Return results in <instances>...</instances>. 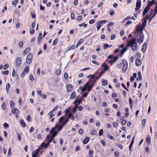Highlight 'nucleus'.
Masks as SVG:
<instances>
[{
    "mask_svg": "<svg viewBox=\"0 0 157 157\" xmlns=\"http://www.w3.org/2000/svg\"><path fill=\"white\" fill-rule=\"evenodd\" d=\"M154 16L150 17V16H148L147 15L142 20V23L141 25H138V33L139 32L143 31L144 28L146 26L147 24V20L149 19V23L150 22L152 19L154 18Z\"/></svg>",
    "mask_w": 157,
    "mask_h": 157,
    "instance_id": "f257e3e1",
    "label": "nucleus"
},
{
    "mask_svg": "<svg viewBox=\"0 0 157 157\" xmlns=\"http://www.w3.org/2000/svg\"><path fill=\"white\" fill-rule=\"evenodd\" d=\"M116 67L118 69H121L122 67V71L126 72L128 68V62L126 60H123L122 63H118L117 64Z\"/></svg>",
    "mask_w": 157,
    "mask_h": 157,
    "instance_id": "f03ea898",
    "label": "nucleus"
},
{
    "mask_svg": "<svg viewBox=\"0 0 157 157\" xmlns=\"http://www.w3.org/2000/svg\"><path fill=\"white\" fill-rule=\"evenodd\" d=\"M148 4L147 5V6L145 7L143 13V16H144L146 14L149 10L150 7L151 6H152L153 5V4H155L156 3V1L155 0H152L151 1H150V0H149L148 1Z\"/></svg>",
    "mask_w": 157,
    "mask_h": 157,
    "instance_id": "7ed1b4c3",
    "label": "nucleus"
},
{
    "mask_svg": "<svg viewBox=\"0 0 157 157\" xmlns=\"http://www.w3.org/2000/svg\"><path fill=\"white\" fill-rule=\"evenodd\" d=\"M137 46V43L136 42V39L133 38L132 39L129 40L127 43V47H131L132 49H135L134 48H136Z\"/></svg>",
    "mask_w": 157,
    "mask_h": 157,
    "instance_id": "20e7f679",
    "label": "nucleus"
},
{
    "mask_svg": "<svg viewBox=\"0 0 157 157\" xmlns=\"http://www.w3.org/2000/svg\"><path fill=\"white\" fill-rule=\"evenodd\" d=\"M86 89H88V92H89L93 88L94 84L93 82L91 81H89L85 84Z\"/></svg>",
    "mask_w": 157,
    "mask_h": 157,
    "instance_id": "39448f33",
    "label": "nucleus"
},
{
    "mask_svg": "<svg viewBox=\"0 0 157 157\" xmlns=\"http://www.w3.org/2000/svg\"><path fill=\"white\" fill-rule=\"evenodd\" d=\"M65 117H61L59 120V122L60 124L63 126L68 121V119L66 118L64 120Z\"/></svg>",
    "mask_w": 157,
    "mask_h": 157,
    "instance_id": "423d86ee",
    "label": "nucleus"
},
{
    "mask_svg": "<svg viewBox=\"0 0 157 157\" xmlns=\"http://www.w3.org/2000/svg\"><path fill=\"white\" fill-rule=\"evenodd\" d=\"M107 21L106 20H102L97 21L96 23L97 25V31H98L99 30L100 28L103 24L106 23Z\"/></svg>",
    "mask_w": 157,
    "mask_h": 157,
    "instance_id": "0eeeda50",
    "label": "nucleus"
},
{
    "mask_svg": "<svg viewBox=\"0 0 157 157\" xmlns=\"http://www.w3.org/2000/svg\"><path fill=\"white\" fill-rule=\"evenodd\" d=\"M32 58H33V55L31 53H29L28 55L26 60V63L28 64H30L32 62Z\"/></svg>",
    "mask_w": 157,
    "mask_h": 157,
    "instance_id": "6e6552de",
    "label": "nucleus"
},
{
    "mask_svg": "<svg viewBox=\"0 0 157 157\" xmlns=\"http://www.w3.org/2000/svg\"><path fill=\"white\" fill-rule=\"evenodd\" d=\"M21 64V60L20 57H18L16 59L15 66L16 67H19Z\"/></svg>",
    "mask_w": 157,
    "mask_h": 157,
    "instance_id": "1a4fd4ad",
    "label": "nucleus"
},
{
    "mask_svg": "<svg viewBox=\"0 0 157 157\" xmlns=\"http://www.w3.org/2000/svg\"><path fill=\"white\" fill-rule=\"evenodd\" d=\"M144 36V34L141 33L139 36V38H138V43L140 44L143 42Z\"/></svg>",
    "mask_w": 157,
    "mask_h": 157,
    "instance_id": "9d476101",
    "label": "nucleus"
},
{
    "mask_svg": "<svg viewBox=\"0 0 157 157\" xmlns=\"http://www.w3.org/2000/svg\"><path fill=\"white\" fill-rule=\"evenodd\" d=\"M11 112L14 114H19V111L17 109L15 108H13L12 109Z\"/></svg>",
    "mask_w": 157,
    "mask_h": 157,
    "instance_id": "9b49d317",
    "label": "nucleus"
},
{
    "mask_svg": "<svg viewBox=\"0 0 157 157\" xmlns=\"http://www.w3.org/2000/svg\"><path fill=\"white\" fill-rule=\"evenodd\" d=\"M40 150V149L38 148L36 151H33L32 153V157H36L37 155L39 153Z\"/></svg>",
    "mask_w": 157,
    "mask_h": 157,
    "instance_id": "f8f14e48",
    "label": "nucleus"
},
{
    "mask_svg": "<svg viewBox=\"0 0 157 157\" xmlns=\"http://www.w3.org/2000/svg\"><path fill=\"white\" fill-rule=\"evenodd\" d=\"M150 16H151L152 14L154 13L153 16H154V17H155L156 14L157 13V11H155L154 9H151L150 10Z\"/></svg>",
    "mask_w": 157,
    "mask_h": 157,
    "instance_id": "ddd939ff",
    "label": "nucleus"
},
{
    "mask_svg": "<svg viewBox=\"0 0 157 157\" xmlns=\"http://www.w3.org/2000/svg\"><path fill=\"white\" fill-rule=\"evenodd\" d=\"M63 127V126H62L61 124H60L59 123H58L56 124L54 128L58 129L59 131L62 129Z\"/></svg>",
    "mask_w": 157,
    "mask_h": 157,
    "instance_id": "4468645a",
    "label": "nucleus"
},
{
    "mask_svg": "<svg viewBox=\"0 0 157 157\" xmlns=\"http://www.w3.org/2000/svg\"><path fill=\"white\" fill-rule=\"evenodd\" d=\"M82 101V100L80 99H77V98L75 100L73 103V104L77 103L78 105L80 104Z\"/></svg>",
    "mask_w": 157,
    "mask_h": 157,
    "instance_id": "2eb2a0df",
    "label": "nucleus"
},
{
    "mask_svg": "<svg viewBox=\"0 0 157 157\" xmlns=\"http://www.w3.org/2000/svg\"><path fill=\"white\" fill-rule=\"evenodd\" d=\"M137 76V74L136 73H134L133 74V75L132 76L130 79V81L131 82H133L135 78Z\"/></svg>",
    "mask_w": 157,
    "mask_h": 157,
    "instance_id": "dca6fc26",
    "label": "nucleus"
},
{
    "mask_svg": "<svg viewBox=\"0 0 157 157\" xmlns=\"http://www.w3.org/2000/svg\"><path fill=\"white\" fill-rule=\"evenodd\" d=\"M46 138L48 140L47 141V144H48V145H49L50 143L52 142L53 139L50 138V136L48 135L47 136Z\"/></svg>",
    "mask_w": 157,
    "mask_h": 157,
    "instance_id": "f3484780",
    "label": "nucleus"
},
{
    "mask_svg": "<svg viewBox=\"0 0 157 157\" xmlns=\"http://www.w3.org/2000/svg\"><path fill=\"white\" fill-rule=\"evenodd\" d=\"M20 123L21 126L22 127H25L26 126V124L24 121L22 119H21L20 121Z\"/></svg>",
    "mask_w": 157,
    "mask_h": 157,
    "instance_id": "a211bd4d",
    "label": "nucleus"
},
{
    "mask_svg": "<svg viewBox=\"0 0 157 157\" xmlns=\"http://www.w3.org/2000/svg\"><path fill=\"white\" fill-rule=\"evenodd\" d=\"M101 67L104 68V70L105 71H106L109 68L108 66L105 63H103L102 64Z\"/></svg>",
    "mask_w": 157,
    "mask_h": 157,
    "instance_id": "6ab92c4d",
    "label": "nucleus"
},
{
    "mask_svg": "<svg viewBox=\"0 0 157 157\" xmlns=\"http://www.w3.org/2000/svg\"><path fill=\"white\" fill-rule=\"evenodd\" d=\"M90 138L89 137H86L82 141V143L84 144H86L87 143L89 140Z\"/></svg>",
    "mask_w": 157,
    "mask_h": 157,
    "instance_id": "aec40b11",
    "label": "nucleus"
},
{
    "mask_svg": "<svg viewBox=\"0 0 157 157\" xmlns=\"http://www.w3.org/2000/svg\"><path fill=\"white\" fill-rule=\"evenodd\" d=\"M76 96V93L75 92L73 91L71 94L70 99H72L75 97Z\"/></svg>",
    "mask_w": 157,
    "mask_h": 157,
    "instance_id": "412c9836",
    "label": "nucleus"
},
{
    "mask_svg": "<svg viewBox=\"0 0 157 157\" xmlns=\"http://www.w3.org/2000/svg\"><path fill=\"white\" fill-rule=\"evenodd\" d=\"M67 90L68 92L71 91L72 89V86L71 85H68L67 86Z\"/></svg>",
    "mask_w": 157,
    "mask_h": 157,
    "instance_id": "4be33fe9",
    "label": "nucleus"
},
{
    "mask_svg": "<svg viewBox=\"0 0 157 157\" xmlns=\"http://www.w3.org/2000/svg\"><path fill=\"white\" fill-rule=\"evenodd\" d=\"M101 82L102 83V85L103 86H105L107 84L108 82L106 80L102 79H101Z\"/></svg>",
    "mask_w": 157,
    "mask_h": 157,
    "instance_id": "5701e85b",
    "label": "nucleus"
},
{
    "mask_svg": "<svg viewBox=\"0 0 157 157\" xmlns=\"http://www.w3.org/2000/svg\"><path fill=\"white\" fill-rule=\"evenodd\" d=\"M61 73V70L60 69H57L55 71V74L57 76H59L60 75Z\"/></svg>",
    "mask_w": 157,
    "mask_h": 157,
    "instance_id": "b1692460",
    "label": "nucleus"
},
{
    "mask_svg": "<svg viewBox=\"0 0 157 157\" xmlns=\"http://www.w3.org/2000/svg\"><path fill=\"white\" fill-rule=\"evenodd\" d=\"M10 87V84L9 83H7L6 85V90L7 93H8Z\"/></svg>",
    "mask_w": 157,
    "mask_h": 157,
    "instance_id": "393cba45",
    "label": "nucleus"
},
{
    "mask_svg": "<svg viewBox=\"0 0 157 157\" xmlns=\"http://www.w3.org/2000/svg\"><path fill=\"white\" fill-rule=\"evenodd\" d=\"M53 133L52 134V136H50V138L53 139V138L56 136V135L58 133V132L56 131H55L54 132L52 133Z\"/></svg>",
    "mask_w": 157,
    "mask_h": 157,
    "instance_id": "a878e982",
    "label": "nucleus"
},
{
    "mask_svg": "<svg viewBox=\"0 0 157 157\" xmlns=\"http://www.w3.org/2000/svg\"><path fill=\"white\" fill-rule=\"evenodd\" d=\"M83 41V39H80L79 41L78 42L76 45L75 46V48H77L81 43H82Z\"/></svg>",
    "mask_w": 157,
    "mask_h": 157,
    "instance_id": "bb28decb",
    "label": "nucleus"
},
{
    "mask_svg": "<svg viewBox=\"0 0 157 157\" xmlns=\"http://www.w3.org/2000/svg\"><path fill=\"white\" fill-rule=\"evenodd\" d=\"M79 89L80 90H81L82 92L85 91L86 89L85 84L83 86H80L79 87Z\"/></svg>",
    "mask_w": 157,
    "mask_h": 157,
    "instance_id": "cd10ccee",
    "label": "nucleus"
},
{
    "mask_svg": "<svg viewBox=\"0 0 157 157\" xmlns=\"http://www.w3.org/2000/svg\"><path fill=\"white\" fill-rule=\"evenodd\" d=\"M127 50H121V52L120 53V57H122L123 56L124 53Z\"/></svg>",
    "mask_w": 157,
    "mask_h": 157,
    "instance_id": "c85d7f7f",
    "label": "nucleus"
},
{
    "mask_svg": "<svg viewBox=\"0 0 157 157\" xmlns=\"http://www.w3.org/2000/svg\"><path fill=\"white\" fill-rule=\"evenodd\" d=\"M41 145L42 147H44L45 148H47L49 146L47 143L45 144L44 142H43L41 144Z\"/></svg>",
    "mask_w": 157,
    "mask_h": 157,
    "instance_id": "c756f323",
    "label": "nucleus"
},
{
    "mask_svg": "<svg viewBox=\"0 0 157 157\" xmlns=\"http://www.w3.org/2000/svg\"><path fill=\"white\" fill-rule=\"evenodd\" d=\"M2 108L3 110H5L6 109V104L5 102H2Z\"/></svg>",
    "mask_w": 157,
    "mask_h": 157,
    "instance_id": "7c9ffc66",
    "label": "nucleus"
},
{
    "mask_svg": "<svg viewBox=\"0 0 157 157\" xmlns=\"http://www.w3.org/2000/svg\"><path fill=\"white\" fill-rule=\"evenodd\" d=\"M107 62L108 63H109L111 65H113L115 62L113 59V60H107Z\"/></svg>",
    "mask_w": 157,
    "mask_h": 157,
    "instance_id": "2f4dec72",
    "label": "nucleus"
},
{
    "mask_svg": "<svg viewBox=\"0 0 157 157\" xmlns=\"http://www.w3.org/2000/svg\"><path fill=\"white\" fill-rule=\"evenodd\" d=\"M29 71V67L28 66H26L24 69L23 71L26 73H28Z\"/></svg>",
    "mask_w": 157,
    "mask_h": 157,
    "instance_id": "473e14b6",
    "label": "nucleus"
},
{
    "mask_svg": "<svg viewBox=\"0 0 157 157\" xmlns=\"http://www.w3.org/2000/svg\"><path fill=\"white\" fill-rule=\"evenodd\" d=\"M53 112L52 111H50L48 113V116H50L49 118H52L54 116V115L52 114Z\"/></svg>",
    "mask_w": 157,
    "mask_h": 157,
    "instance_id": "72a5a7b5",
    "label": "nucleus"
},
{
    "mask_svg": "<svg viewBox=\"0 0 157 157\" xmlns=\"http://www.w3.org/2000/svg\"><path fill=\"white\" fill-rule=\"evenodd\" d=\"M29 80L32 82H33L34 80V77L32 74H30L29 75Z\"/></svg>",
    "mask_w": 157,
    "mask_h": 157,
    "instance_id": "f704fd0d",
    "label": "nucleus"
},
{
    "mask_svg": "<svg viewBox=\"0 0 157 157\" xmlns=\"http://www.w3.org/2000/svg\"><path fill=\"white\" fill-rule=\"evenodd\" d=\"M65 115H67L69 114V113H71L70 112V110L69 109H66L65 110Z\"/></svg>",
    "mask_w": 157,
    "mask_h": 157,
    "instance_id": "c9c22d12",
    "label": "nucleus"
},
{
    "mask_svg": "<svg viewBox=\"0 0 157 157\" xmlns=\"http://www.w3.org/2000/svg\"><path fill=\"white\" fill-rule=\"evenodd\" d=\"M90 133L91 135H94L96 134V132L94 130H91L90 131Z\"/></svg>",
    "mask_w": 157,
    "mask_h": 157,
    "instance_id": "e433bc0d",
    "label": "nucleus"
},
{
    "mask_svg": "<svg viewBox=\"0 0 157 157\" xmlns=\"http://www.w3.org/2000/svg\"><path fill=\"white\" fill-rule=\"evenodd\" d=\"M2 73L4 75H8L9 74V71L8 70H7L6 71H2Z\"/></svg>",
    "mask_w": 157,
    "mask_h": 157,
    "instance_id": "4c0bfd02",
    "label": "nucleus"
},
{
    "mask_svg": "<svg viewBox=\"0 0 157 157\" xmlns=\"http://www.w3.org/2000/svg\"><path fill=\"white\" fill-rule=\"evenodd\" d=\"M10 106L11 107H13L15 105L14 103L12 100L10 101Z\"/></svg>",
    "mask_w": 157,
    "mask_h": 157,
    "instance_id": "58836bf2",
    "label": "nucleus"
},
{
    "mask_svg": "<svg viewBox=\"0 0 157 157\" xmlns=\"http://www.w3.org/2000/svg\"><path fill=\"white\" fill-rule=\"evenodd\" d=\"M146 140L147 142H149V144H150V143L151 142V138L149 136H147Z\"/></svg>",
    "mask_w": 157,
    "mask_h": 157,
    "instance_id": "ea45409f",
    "label": "nucleus"
},
{
    "mask_svg": "<svg viewBox=\"0 0 157 157\" xmlns=\"http://www.w3.org/2000/svg\"><path fill=\"white\" fill-rule=\"evenodd\" d=\"M132 102H133V101L131 99V98H129V104H130L131 108H132V105H133Z\"/></svg>",
    "mask_w": 157,
    "mask_h": 157,
    "instance_id": "a19ab883",
    "label": "nucleus"
},
{
    "mask_svg": "<svg viewBox=\"0 0 157 157\" xmlns=\"http://www.w3.org/2000/svg\"><path fill=\"white\" fill-rule=\"evenodd\" d=\"M9 67V65L8 64H5L3 67L4 69L5 70H6Z\"/></svg>",
    "mask_w": 157,
    "mask_h": 157,
    "instance_id": "79ce46f5",
    "label": "nucleus"
},
{
    "mask_svg": "<svg viewBox=\"0 0 157 157\" xmlns=\"http://www.w3.org/2000/svg\"><path fill=\"white\" fill-rule=\"evenodd\" d=\"M3 125L4 128H5L6 129L8 128L9 127V125L8 124H7L6 123H4L3 124Z\"/></svg>",
    "mask_w": 157,
    "mask_h": 157,
    "instance_id": "37998d69",
    "label": "nucleus"
},
{
    "mask_svg": "<svg viewBox=\"0 0 157 157\" xmlns=\"http://www.w3.org/2000/svg\"><path fill=\"white\" fill-rule=\"evenodd\" d=\"M64 78L66 80H67L68 78V74L66 72L64 73Z\"/></svg>",
    "mask_w": 157,
    "mask_h": 157,
    "instance_id": "c03bdc74",
    "label": "nucleus"
},
{
    "mask_svg": "<svg viewBox=\"0 0 157 157\" xmlns=\"http://www.w3.org/2000/svg\"><path fill=\"white\" fill-rule=\"evenodd\" d=\"M146 122V120L145 119H143L142 121V125L144 127L145 125V124Z\"/></svg>",
    "mask_w": 157,
    "mask_h": 157,
    "instance_id": "a18cd8bd",
    "label": "nucleus"
},
{
    "mask_svg": "<svg viewBox=\"0 0 157 157\" xmlns=\"http://www.w3.org/2000/svg\"><path fill=\"white\" fill-rule=\"evenodd\" d=\"M58 39L57 38H56L54 40L53 42V45H55L56 43H57L58 42Z\"/></svg>",
    "mask_w": 157,
    "mask_h": 157,
    "instance_id": "49530a36",
    "label": "nucleus"
},
{
    "mask_svg": "<svg viewBox=\"0 0 157 157\" xmlns=\"http://www.w3.org/2000/svg\"><path fill=\"white\" fill-rule=\"evenodd\" d=\"M147 48V43H144L143 44L141 49H146Z\"/></svg>",
    "mask_w": 157,
    "mask_h": 157,
    "instance_id": "de8ad7c7",
    "label": "nucleus"
},
{
    "mask_svg": "<svg viewBox=\"0 0 157 157\" xmlns=\"http://www.w3.org/2000/svg\"><path fill=\"white\" fill-rule=\"evenodd\" d=\"M138 75L140 79L141 80L142 79V77L140 72H138Z\"/></svg>",
    "mask_w": 157,
    "mask_h": 157,
    "instance_id": "09e8293b",
    "label": "nucleus"
},
{
    "mask_svg": "<svg viewBox=\"0 0 157 157\" xmlns=\"http://www.w3.org/2000/svg\"><path fill=\"white\" fill-rule=\"evenodd\" d=\"M40 96L42 98L44 99H46L47 98V96L45 94H42Z\"/></svg>",
    "mask_w": 157,
    "mask_h": 157,
    "instance_id": "8fccbe9b",
    "label": "nucleus"
},
{
    "mask_svg": "<svg viewBox=\"0 0 157 157\" xmlns=\"http://www.w3.org/2000/svg\"><path fill=\"white\" fill-rule=\"evenodd\" d=\"M103 130L102 129H101L100 130L99 132V136H102L103 134Z\"/></svg>",
    "mask_w": 157,
    "mask_h": 157,
    "instance_id": "3c124183",
    "label": "nucleus"
},
{
    "mask_svg": "<svg viewBox=\"0 0 157 157\" xmlns=\"http://www.w3.org/2000/svg\"><path fill=\"white\" fill-rule=\"evenodd\" d=\"M124 30L123 29H122L120 32V35L122 36L124 35Z\"/></svg>",
    "mask_w": 157,
    "mask_h": 157,
    "instance_id": "603ef678",
    "label": "nucleus"
},
{
    "mask_svg": "<svg viewBox=\"0 0 157 157\" xmlns=\"http://www.w3.org/2000/svg\"><path fill=\"white\" fill-rule=\"evenodd\" d=\"M113 126L115 128H117L118 126V124L116 122H114L113 123Z\"/></svg>",
    "mask_w": 157,
    "mask_h": 157,
    "instance_id": "864d4df0",
    "label": "nucleus"
},
{
    "mask_svg": "<svg viewBox=\"0 0 157 157\" xmlns=\"http://www.w3.org/2000/svg\"><path fill=\"white\" fill-rule=\"evenodd\" d=\"M108 137L109 139H111V140H113L114 139V137L110 135H108Z\"/></svg>",
    "mask_w": 157,
    "mask_h": 157,
    "instance_id": "5fc2aeb1",
    "label": "nucleus"
},
{
    "mask_svg": "<svg viewBox=\"0 0 157 157\" xmlns=\"http://www.w3.org/2000/svg\"><path fill=\"white\" fill-rule=\"evenodd\" d=\"M100 142L102 144L103 146H105V145L106 144L104 140H100Z\"/></svg>",
    "mask_w": 157,
    "mask_h": 157,
    "instance_id": "6e6d98bb",
    "label": "nucleus"
},
{
    "mask_svg": "<svg viewBox=\"0 0 157 157\" xmlns=\"http://www.w3.org/2000/svg\"><path fill=\"white\" fill-rule=\"evenodd\" d=\"M114 155L118 157L119 155V153L118 151H116L114 152Z\"/></svg>",
    "mask_w": 157,
    "mask_h": 157,
    "instance_id": "4d7b16f0",
    "label": "nucleus"
},
{
    "mask_svg": "<svg viewBox=\"0 0 157 157\" xmlns=\"http://www.w3.org/2000/svg\"><path fill=\"white\" fill-rule=\"evenodd\" d=\"M127 123V121L125 120H123L121 122V124L124 125L126 124Z\"/></svg>",
    "mask_w": 157,
    "mask_h": 157,
    "instance_id": "13d9d810",
    "label": "nucleus"
},
{
    "mask_svg": "<svg viewBox=\"0 0 157 157\" xmlns=\"http://www.w3.org/2000/svg\"><path fill=\"white\" fill-rule=\"evenodd\" d=\"M15 70L14 68H13V72H12V76L13 77H14L15 76Z\"/></svg>",
    "mask_w": 157,
    "mask_h": 157,
    "instance_id": "bf43d9fd",
    "label": "nucleus"
},
{
    "mask_svg": "<svg viewBox=\"0 0 157 157\" xmlns=\"http://www.w3.org/2000/svg\"><path fill=\"white\" fill-rule=\"evenodd\" d=\"M26 73L23 71V72L21 74L20 76L21 77L23 78L26 75Z\"/></svg>",
    "mask_w": 157,
    "mask_h": 157,
    "instance_id": "052dcab7",
    "label": "nucleus"
},
{
    "mask_svg": "<svg viewBox=\"0 0 157 157\" xmlns=\"http://www.w3.org/2000/svg\"><path fill=\"white\" fill-rule=\"evenodd\" d=\"M103 46H104V48L105 49H106V48H108L109 46V45L107 44H104Z\"/></svg>",
    "mask_w": 157,
    "mask_h": 157,
    "instance_id": "680f3d73",
    "label": "nucleus"
},
{
    "mask_svg": "<svg viewBox=\"0 0 157 157\" xmlns=\"http://www.w3.org/2000/svg\"><path fill=\"white\" fill-rule=\"evenodd\" d=\"M116 37V35L114 34H113L111 36V40H113Z\"/></svg>",
    "mask_w": 157,
    "mask_h": 157,
    "instance_id": "e2e57ef3",
    "label": "nucleus"
},
{
    "mask_svg": "<svg viewBox=\"0 0 157 157\" xmlns=\"http://www.w3.org/2000/svg\"><path fill=\"white\" fill-rule=\"evenodd\" d=\"M95 22V20L94 19H92L90 20L89 21V23L90 24H91L94 23Z\"/></svg>",
    "mask_w": 157,
    "mask_h": 157,
    "instance_id": "0e129e2a",
    "label": "nucleus"
},
{
    "mask_svg": "<svg viewBox=\"0 0 157 157\" xmlns=\"http://www.w3.org/2000/svg\"><path fill=\"white\" fill-rule=\"evenodd\" d=\"M26 120L28 121H31V117L29 116H28L27 117Z\"/></svg>",
    "mask_w": 157,
    "mask_h": 157,
    "instance_id": "69168bd1",
    "label": "nucleus"
},
{
    "mask_svg": "<svg viewBox=\"0 0 157 157\" xmlns=\"http://www.w3.org/2000/svg\"><path fill=\"white\" fill-rule=\"evenodd\" d=\"M132 23V22L131 21H128L124 25V26H127L128 25L131 24Z\"/></svg>",
    "mask_w": 157,
    "mask_h": 157,
    "instance_id": "338daca9",
    "label": "nucleus"
},
{
    "mask_svg": "<svg viewBox=\"0 0 157 157\" xmlns=\"http://www.w3.org/2000/svg\"><path fill=\"white\" fill-rule=\"evenodd\" d=\"M110 15H112L114 14V11L113 10H111L109 13Z\"/></svg>",
    "mask_w": 157,
    "mask_h": 157,
    "instance_id": "774afa93",
    "label": "nucleus"
}]
</instances>
